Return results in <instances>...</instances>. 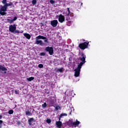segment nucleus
<instances>
[{
  "label": "nucleus",
  "mask_w": 128,
  "mask_h": 128,
  "mask_svg": "<svg viewBox=\"0 0 128 128\" xmlns=\"http://www.w3.org/2000/svg\"><path fill=\"white\" fill-rule=\"evenodd\" d=\"M18 20V17L15 16L14 18V19H12V20L7 19V20H8V22H9V24H12L14 22H15V20Z\"/></svg>",
  "instance_id": "obj_12"
},
{
  "label": "nucleus",
  "mask_w": 128,
  "mask_h": 128,
  "mask_svg": "<svg viewBox=\"0 0 128 128\" xmlns=\"http://www.w3.org/2000/svg\"><path fill=\"white\" fill-rule=\"evenodd\" d=\"M57 72H62V68L57 69Z\"/></svg>",
  "instance_id": "obj_22"
},
{
  "label": "nucleus",
  "mask_w": 128,
  "mask_h": 128,
  "mask_svg": "<svg viewBox=\"0 0 128 128\" xmlns=\"http://www.w3.org/2000/svg\"><path fill=\"white\" fill-rule=\"evenodd\" d=\"M26 80L28 82H32V80H34V78L30 77L29 78H26Z\"/></svg>",
  "instance_id": "obj_16"
},
{
  "label": "nucleus",
  "mask_w": 128,
  "mask_h": 128,
  "mask_svg": "<svg viewBox=\"0 0 128 128\" xmlns=\"http://www.w3.org/2000/svg\"><path fill=\"white\" fill-rule=\"evenodd\" d=\"M26 116H32V114L30 111H26Z\"/></svg>",
  "instance_id": "obj_17"
},
{
  "label": "nucleus",
  "mask_w": 128,
  "mask_h": 128,
  "mask_svg": "<svg viewBox=\"0 0 128 128\" xmlns=\"http://www.w3.org/2000/svg\"><path fill=\"white\" fill-rule=\"evenodd\" d=\"M46 52H48L50 56H52L54 54V48L52 47L48 46L45 48Z\"/></svg>",
  "instance_id": "obj_5"
},
{
  "label": "nucleus",
  "mask_w": 128,
  "mask_h": 128,
  "mask_svg": "<svg viewBox=\"0 0 128 128\" xmlns=\"http://www.w3.org/2000/svg\"><path fill=\"white\" fill-rule=\"evenodd\" d=\"M16 30V24H14L13 25H10L9 26V30L10 32H14V31Z\"/></svg>",
  "instance_id": "obj_6"
},
{
  "label": "nucleus",
  "mask_w": 128,
  "mask_h": 128,
  "mask_svg": "<svg viewBox=\"0 0 128 128\" xmlns=\"http://www.w3.org/2000/svg\"><path fill=\"white\" fill-rule=\"evenodd\" d=\"M56 110H60V106H56Z\"/></svg>",
  "instance_id": "obj_24"
},
{
  "label": "nucleus",
  "mask_w": 128,
  "mask_h": 128,
  "mask_svg": "<svg viewBox=\"0 0 128 128\" xmlns=\"http://www.w3.org/2000/svg\"><path fill=\"white\" fill-rule=\"evenodd\" d=\"M68 116V114H66V113H62L60 115V117L62 118V116Z\"/></svg>",
  "instance_id": "obj_19"
},
{
  "label": "nucleus",
  "mask_w": 128,
  "mask_h": 128,
  "mask_svg": "<svg viewBox=\"0 0 128 128\" xmlns=\"http://www.w3.org/2000/svg\"><path fill=\"white\" fill-rule=\"evenodd\" d=\"M81 58H79L80 60L82 61L81 62L78 64V68L74 70V76L78 78V76H80V68H82V64L86 62V56L84 54V53H82L80 54Z\"/></svg>",
  "instance_id": "obj_1"
},
{
  "label": "nucleus",
  "mask_w": 128,
  "mask_h": 128,
  "mask_svg": "<svg viewBox=\"0 0 128 128\" xmlns=\"http://www.w3.org/2000/svg\"><path fill=\"white\" fill-rule=\"evenodd\" d=\"M58 20H53L50 22V24L53 26V28H56V26H58Z\"/></svg>",
  "instance_id": "obj_9"
},
{
  "label": "nucleus",
  "mask_w": 128,
  "mask_h": 128,
  "mask_svg": "<svg viewBox=\"0 0 128 128\" xmlns=\"http://www.w3.org/2000/svg\"><path fill=\"white\" fill-rule=\"evenodd\" d=\"M44 40V42H46V44H48V39L46 37L39 35L36 38V44H38V46H44V43L42 40Z\"/></svg>",
  "instance_id": "obj_3"
},
{
  "label": "nucleus",
  "mask_w": 128,
  "mask_h": 128,
  "mask_svg": "<svg viewBox=\"0 0 128 128\" xmlns=\"http://www.w3.org/2000/svg\"><path fill=\"white\" fill-rule=\"evenodd\" d=\"M16 32H17L18 34H20V31L16 30Z\"/></svg>",
  "instance_id": "obj_29"
},
{
  "label": "nucleus",
  "mask_w": 128,
  "mask_h": 128,
  "mask_svg": "<svg viewBox=\"0 0 128 128\" xmlns=\"http://www.w3.org/2000/svg\"><path fill=\"white\" fill-rule=\"evenodd\" d=\"M88 42H84V43L80 44L78 46L81 48V50H86V48H88Z\"/></svg>",
  "instance_id": "obj_4"
},
{
  "label": "nucleus",
  "mask_w": 128,
  "mask_h": 128,
  "mask_svg": "<svg viewBox=\"0 0 128 128\" xmlns=\"http://www.w3.org/2000/svg\"><path fill=\"white\" fill-rule=\"evenodd\" d=\"M47 106L48 105L46 104V102H44V104H42V108H46Z\"/></svg>",
  "instance_id": "obj_18"
},
{
  "label": "nucleus",
  "mask_w": 128,
  "mask_h": 128,
  "mask_svg": "<svg viewBox=\"0 0 128 128\" xmlns=\"http://www.w3.org/2000/svg\"><path fill=\"white\" fill-rule=\"evenodd\" d=\"M50 106H52V105H50Z\"/></svg>",
  "instance_id": "obj_32"
},
{
  "label": "nucleus",
  "mask_w": 128,
  "mask_h": 128,
  "mask_svg": "<svg viewBox=\"0 0 128 128\" xmlns=\"http://www.w3.org/2000/svg\"><path fill=\"white\" fill-rule=\"evenodd\" d=\"M2 2L4 6H1L0 8V14L4 16L5 14H6V12L8 10V6H12V2H8V0H2Z\"/></svg>",
  "instance_id": "obj_2"
},
{
  "label": "nucleus",
  "mask_w": 128,
  "mask_h": 128,
  "mask_svg": "<svg viewBox=\"0 0 128 128\" xmlns=\"http://www.w3.org/2000/svg\"><path fill=\"white\" fill-rule=\"evenodd\" d=\"M68 11L64 14V16H67L66 18V20H70V17H68V16H70V8H67Z\"/></svg>",
  "instance_id": "obj_8"
},
{
  "label": "nucleus",
  "mask_w": 128,
  "mask_h": 128,
  "mask_svg": "<svg viewBox=\"0 0 128 128\" xmlns=\"http://www.w3.org/2000/svg\"><path fill=\"white\" fill-rule=\"evenodd\" d=\"M40 56H46V53L45 52H41L40 54Z\"/></svg>",
  "instance_id": "obj_25"
},
{
  "label": "nucleus",
  "mask_w": 128,
  "mask_h": 128,
  "mask_svg": "<svg viewBox=\"0 0 128 128\" xmlns=\"http://www.w3.org/2000/svg\"><path fill=\"white\" fill-rule=\"evenodd\" d=\"M32 4L34 6V4H36V0H32Z\"/></svg>",
  "instance_id": "obj_21"
},
{
  "label": "nucleus",
  "mask_w": 128,
  "mask_h": 128,
  "mask_svg": "<svg viewBox=\"0 0 128 128\" xmlns=\"http://www.w3.org/2000/svg\"><path fill=\"white\" fill-rule=\"evenodd\" d=\"M15 94H20V92L18 90H16Z\"/></svg>",
  "instance_id": "obj_28"
},
{
  "label": "nucleus",
  "mask_w": 128,
  "mask_h": 128,
  "mask_svg": "<svg viewBox=\"0 0 128 128\" xmlns=\"http://www.w3.org/2000/svg\"><path fill=\"white\" fill-rule=\"evenodd\" d=\"M34 122V119L32 118H30L29 120H28V123L30 126H32Z\"/></svg>",
  "instance_id": "obj_13"
},
{
  "label": "nucleus",
  "mask_w": 128,
  "mask_h": 128,
  "mask_svg": "<svg viewBox=\"0 0 128 128\" xmlns=\"http://www.w3.org/2000/svg\"><path fill=\"white\" fill-rule=\"evenodd\" d=\"M56 124L57 126V128H60L62 126V123L60 121L56 122Z\"/></svg>",
  "instance_id": "obj_15"
},
{
  "label": "nucleus",
  "mask_w": 128,
  "mask_h": 128,
  "mask_svg": "<svg viewBox=\"0 0 128 128\" xmlns=\"http://www.w3.org/2000/svg\"><path fill=\"white\" fill-rule=\"evenodd\" d=\"M46 122H47L48 124H50V122H52V120H50V119H48V120H46Z\"/></svg>",
  "instance_id": "obj_26"
},
{
  "label": "nucleus",
  "mask_w": 128,
  "mask_h": 128,
  "mask_svg": "<svg viewBox=\"0 0 128 128\" xmlns=\"http://www.w3.org/2000/svg\"><path fill=\"white\" fill-rule=\"evenodd\" d=\"M24 36H26V38H28V40H30L31 36L30 34L28 33H24Z\"/></svg>",
  "instance_id": "obj_14"
},
{
  "label": "nucleus",
  "mask_w": 128,
  "mask_h": 128,
  "mask_svg": "<svg viewBox=\"0 0 128 128\" xmlns=\"http://www.w3.org/2000/svg\"><path fill=\"white\" fill-rule=\"evenodd\" d=\"M38 67L40 68H44V64H39L38 65Z\"/></svg>",
  "instance_id": "obj_20"
},
{
  "label": "nucleus",
  "mask_w": 128,
  "mask_h": 128,
  "mask_svg": "<svg viewBox=\"0 0 128 128\" xmlns=\"http://www.w3.org/2000/svg\"><path fill=\"white\" fill-rule=\"evenodd\" d=\"M70 114H72V112H70Z\"/></svg>",
  "instance_id": "obj_34"
},
{
  "label": "nucleus",
  "mask_w": 128,
  "mask_h": 128,
  "mask_svg": "<svg viewBox=\"0 0 128 128\" xmlns=\"http://www.w3.org/2000/svg\"><path fill=\"white\" fill-rule=\"evenodd\" d=\"M2 115H0V120H2Z\"/></svg>",
  "instance_id": "obj_31"
},
{
  "label": "nucleus",
  "mask_w": 128,
  "mask_h": 128,
  "mask_svg": "<svg viewBox=\"0 0 128 128\" xmlns=\"http://www.w3.org/2000/svg\"><path fill=\"white\" fill-rule=\"evenodd\" d=\"M65 20L64 16H62V14H60L58 16V22H60L62 23Z\"/></svg>",
  "instance_id": "obj_10"
},
{
  "label": "nucleus",
  "mask_w": 128,
  "mask_h": 128,
  "mask_svg": "<svg viewBox=\"0 0 128 128\" xmlns=\"http://www.w3.org/2000/svg\"><path fill=\"white\" fill-rule=\"evenodd\" d=\"M9 114H14V110H10L8 111Z\"/></svg>",
  "instance_id": "obj_23"
},
{
  "label": "nucleus",
  "mask_w": 128,
  "mask_h": 128,
  "mask_svg": "<svg viewBox=\"0 0 128 128\" xmlns=\"http://www.w3.org/2000/svg\"><path fill=\"white\" fill-rule=\"evenodd\" d=\"M2 124V120H0V124Z\"/></svg>",
  "instance_id": "obj_30"
},
{
  "label": "nucleus",
  "mask_w": 128,
  "mask_h": 128,
  "mask_svg": "<svg viewBox=\"0 0 128 128\" xmlns=\"http://www.w3.org/2000/svg\"><path fill=\"white\" fill-rule=\"evenodd\" d=\"M6 70L8 69L6 67L0 65V74H6Z\"/></svg>",
  "instance_id": "obj_7"
},
{
  "label": "nucleus",
  "mask_w": 128,
  "mask_h": 128,
  "mask_svg": "<svg viewBox=\"0 0 128 128\" xmlns=\"http://www.w3.org/2000/svg\"><path fill=\"white\" fill-rule=\"evenodd\" d=\"M50 2L52 4H54V0H50Z\"/></svg>",
  "instance_id": "obj_27"
},
{
  "label": "nucleus",
  "mask_w": 128,
  "mask_h": 128,
  "mask_svg": "<svg viewBox=\"0 0 128 128\" xmlns=\"http://www.w3.org/2000/svg\"><path fill=\"white\" fill-rule=\"evenodd\" d=\"M80 124V122L78 120H76V122H70V126H74L75 128L76 126H78Z\"/></svg>",
  "instance_id": "obj_11"
},
{
  "label": "nucleus",
  "mask_w": 128,
  "mask_h": 128,
  "mask_svg": "<svg viewBox=\"0 0 128 128\" xmlns=\"http://www.w3.org/2000/svg\"><path fill=\"white\" fill-rule=\"evenodd\" d=\"M0 128H2V126H0Z\"/></svg>",
  "instance_id": "obj_33"
}]
</instances>
